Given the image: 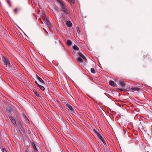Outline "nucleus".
Returning <instances> with one entry per match:
<instances>
[{
    "label": "nucleus",
    "mask_w": 152,
    "mask_h": 152,
    "mask_svg": "<svg viewBox=\"0 0 152 152\" xmlns=\"http://www.w3.org/2000/svg\"><path fill=\"white\" fill-rule=\"evenodd\" d=\"M17 11H18V9L17 8H16L14 10V11L15 12V13H16Z\"/></svg>",
    "instance_id": "26"
},
{
    "label": "nucleus",
    "mask_w": 152,
    "mask_h": 152,
    "mask_svg": "<svg viewBox=\"0 0 152 152\" xmlns=\"http://www.w3.org/2000/svg\"><path fill=\"white\" fill-rule=\"evenodd\" d=\"M38 87L40 88L42 91H44L45 90V88L42 86L39 85L38 86Z\"/></svg>",
    "instance_id": "19"
},
{
    "label": "nucleus",
    "mask_w": 152,
    "mask_h": 152,
    "mask_svg": "<svg viewBox=\"0 0 152 152\" xmlns=\"http://www.w3.org/2000/svg\"><path fill=\"white\" fill-rule=\"evenodd\" d=\"M94 131L95 133L97 135V136L100 134L99 133V131L98 130L94 129Z\"/></svg>",
    "instance_id": "11"
},
{
    "label": "nucleus",
    "mask_w": 152,
    "mask_h": 152,
    "mask_svg": "<svg viewBox=\"0 0 152 152\" xmlns=\"http://www.w3.org/2000/svg\"><path fill=\"white\" fill-rule=\"evenodd\" d=\"M131 90L133 92H134L135 91H139L140 90V88H139L137 87H132L131 88Z\"/></svg>",
    "instance_id": "7"
},
{
    "label": "nucleus",
    "mask_w": 152,
    "mask_h": 152,
    "mask_svg": "<svg viewBox=\"0 0 152 152\" xmlns=\"http://www.w3.org/2000/svg\"><path fill=\"white\" fill-rule=\"evenodd\" d=\"M2 151L3 152H7V151L4 148H3Z\"/></svg>",
    "instance_id": "27"
},
{
    "label": "nucleus",
    "mask_w": 152,
    "mask_h": 152,
    "mask_svg": "<svg viewBox=\"0 0 152 152\" xmlns=\"http://www.w3.org/2000/svg\"><path fill=\"white\" fill-rule=\"evenodd\" d=\"M37 78L38 80L40 82H41L42 83L44 84L45 83L39 77L37 76Z\"/></svg>",
    "instance_id": "15"
},
{
    "label": "nucleus",
    "mask_w": 152,
    "mask_h": 152,
    "mask_svg": "<svg viewBox=\"0 0 152 152\" xmlns=\"http://www.w3.org/2000/svg\"><path fill=\"white\" fill-rule=\"evenodd\" d=\"M72 42L71 40H67L66 42V44L68 45L71 46L72 45Z\"/></svg>",
    "instance_id": "14"
},
{
    "label": "nucleus",
    "mask_w": 152,
    "mask_h": 152,
    "mask_svg": "<svg viewBox=\"0 0 152 152\" xmlns=\"http://www.w3.org/2000/svg\"><path fill=\"white\" fill-rule=\"evenodd\" d=\"M97 137H98V138L100 139L101 140L104 139L102 136L100 134Z\"/></svg>",
    "instance_id": "21"
},
{
    "label": "nucleus",
    "mask_w": 152,
    "mask_h": 152,
    "mask_svg": "<svg viewBox=\"0 0 152 152\" xmlns=\"http://www.w3.org/2000/svg\"><path fill=\"white\" fill-rule=\"evenodd\" d=\"M57 1L58 3L62 10L64 12L68 14V11L66 7V5L64 3L62 0H57Z\"/></svg>",
    "instance_id": "1"
},
{
    "label": "nucleus",
    "mask_w": 152,
    "mask_h": 152,
    "mask_svg": "<svg viewBox=\"0 0 152 152\" xmlns=\"http://www.w3.org/2000/svg\"><path fill=\"white\" fill-rule=\"evenodd\" d=\"M66 106L68 110L71 112H74V110L72 107L69 104H66Z\"/></svg>",
    "instance_id": "5"
},
{
    "label": "nucleus",
    "mask_w": 152,
    "mask_h": 152,
    "mask_svg": "<svg viewBox=\"0 0 152 152\" xmlns=\"http://www.w3.org/2000/svg\"><path fill=\"white\" fill-rule=\"evenodd\" d=\"M66 25L67 26L71 27L72 26V23L70 21L68 20L66 21Z\"/></svg>",
    "instance_id": "9"
},
{
    "label": "nucleus",
    "mask_w": 152,
    "mask_h": 152,
    "mask_svg": "<svg viewBox=\"0 0 152 152\" xmlns=\"http://www.w3.org/2000/svg\"><path fill=\"white\" fill-rule=\"evenodd\" d=\"M73 49L75 50H79V48L76 45H75L73 46Z\"/></svg>",
    "instance_id": "18"
},
{
    "label": "nucleus",
    "mask_w": 152,
    "mask_h": 152,
    "mask_svg": "<svg viewBox=\"0 0 152 152\" xmlns=\"http://www.w3.org/2000/svg\"><path fill=\"white\" fill-rule=\"evenodd\" d=\"M32 146L35 149V150L37 152H38V150L37 148H39V146L37 145H36L35 144L33 143L32 144Z\"/></svg>",
    "instance_id": "10"
},
{
    "label": "nucleus",
    "mask_w": 152,
    "mask_h": 152,
    "mask_svg": "<svg viewBox=\"0 0 152 152\" xmlns=\"http://www.w3.org/2000/svg\"><path fill=\"white\" fill-rule=\"evenodd\" d=\"M76 29L77 30V33H78V34H80V30H79V28L78 27H77L76 28Z\"/></svg>",
    "instance_id": "23"
},
{
    "label": "nucleus",
    "mask_w": 152,
    "mask_h": 152,
    "mask_svg": "<svg viewBox=\"0 0 152 152\" xmlns=\"http://www.w3.org/2000/svg\"><path fill=\"white\" fill-rule=\"evenodd\" d=\"M69 1L71 2H74V0H68Z\"/></svg>",
    "instance_id": "28"
},
{
    "label": "nucleus",
    "mask_w": 152,
    "mask_h": 152,
    "mask_svg": "<svg viewBox=\"0 0 152 152\" xmlns=\"http://www.w3.org/2000/svg\"><path fill=\"white\" fill-rule=\"evenodd\" d=\"M101 141L105 145L106 144V142H105V140H104V139H103V140H101Z\"/></svg>",
    "instance_id": "25"
},
{
    "label": "nucleus",
    "mask_w": 152,
    "mask_h": 152,
    "mask_svg": "<svg viewBox=\"0 0 152 152\" xmlns=\"http://www.w3.org/2000/svg\"><path fill=\"white\" fill-rule=\"evenodd\" d=\"M7 2L9 4V5L10 7L11 6V4L10 3V1L9 0H8L7 1Z\"/></svg>",
    "instance_id": "24"
},
{
    "label": "nucleus",
    "mask_w": 152,
    "mask_h": 152,
    "mask_svg": "<svg viewBox=\"0 0 152 152\" xmlns=\"http://www.w3.org/2000/svg\"><path fill=\"white\" fill-rule=\"evenodd\" d=\"M35 83H36V84H37L38 86L39 85L38 84L37 81H35Z\"/></svg>",
    "instance_id": "29"
},
{
    "label": "nucleus",
    "mask_w": 152,
    "mask_h": 152,
    "mask_svg": "<svg viewBox=\"0 0 152 152\" xmlns=\"http://www.w3.org/2000/svg\"><path fill=\"white\" fill-rule=\"evenodd\" d=\"M33 91L34 93L38 97H40V95L37 93V91H36L35 89H33Z\"/></svg>",
    "instance_id": "16"
},
{
    "label": "nucleus",
    "mask_w": 152,
    "mask_h": 152,
    "mask_svg": "<svg viewBox=\"0 0 152 152\" xmlns=\"http://www.w3.org/2000/svg\"><path fill=\"white\" fill-rule=\"evenodd\" d=\"M42 18L44 20H45V19H47L46 18V15L45 14H44L42 16Z\"/></svg>",
    "instance_id": "22"
},
{
    "label": "nucleus",
    "mask_w": 152,
    "mask_h": 152,
    "mask_svg": "<svg viewBox=\"0 0 152 152\" xmlns=\"http://www.w3.org/2000/svg\"><path fill=\"white\" fill-rule=\"evenodd\" d=\"M119 83L121 87H124L125 86V83L122 81H120L119 82Z\"/></svg>",
    "instance_id": "13"
},
{
    "label": "nucleus",
    "mask_w": 152,
    "mask_h": 152,
    "mask_svg": "<svg viewBox=\"0 0 152 152\" xmlns=\"http://www.w3.org/2000/svg\"><path fill=\"white\" fill-rule=\"evenodd\" d=\"M10 119L12 123L15 126H16L17 124L16 123L15 120L11 116L10 117Z\"/></svg>",
    "instance_id": "6"
},
{
    "label": "nucleus",
    "mask_w": 152,
    "mask_h": 152,
    "mask_svg": "<svg viewBox=\"0 0 152 152\" xmlns=\"http://www.w3.org/2000/svg\"><path fill=\"white\" fill-rule=\"evenodd\" d=\"M5 65L6 66L5 67V69L6 70L11 71V70H14L15 69V67L12 64H11L10 62H9Z\"/></svg>",
    "instance_id": "3"
},
{
    "label": "nucleus",
    "mask_w": 152,
    "mask_h": 152,
    "mask_svg": "<svg viewBox=\"0 0 152 152\" xmlns=\"http://www.w3.org/2000/svg\"><path fill=\"white\" fill-rule=\"evenodd\" d=\"M1 61L2 63L4 65L10 62L8 59L4 56H3Z\"/></svg>",
    "instance_id": "4"
},
{
    "label": "nucleus",
    "mask_w": 152,
    "mask_h": 152,
    "mask_svg": "<svg viewBox=\"0 0 152 152\" xmlns=\"http://www.w3.org/2000/svg\"><path fill=\"white\" fill-rule=\"evenodd\" d=\"M23 117L24 118L26 121H29V120L26 117V116L25 115L24 113L23 114Z\"/></svg>",
    "instance_id": "17"
},
{
    "label": "nucleus",
    "mask_w": 152,
    "mask_h": 152,
    "mask_svg": "<svg viewBox=\"0 0 152 152\" xmlns=\"http://www.w3.org/2000/svg\"><path fill=\"white\" fill-rule=\"evenodd\" d=\"M45 23L47 24V25L49 27H51V24L49 21V20L48 19H45V20H44Z\"/></svg>",
    "instance_id": "8"
},
{
    "label": "nucleus",
    "mask_w": 152,
    "mask_h": 152,
    "mask_svg": "<svg viewBox=\"0 0 152 152\" xmlns=\"http://www.w3.org/2000/svg\"><path fill=\"white\" fill-rule=\"evenodd\" d=\"M91 72H92V73H93V74H94L96 72L95 69L93 68H91Z\"/></svg>",
    "instance_id": "20"
},
{
    "label": "nucleus",
    "mask_w": 152,
    "mask_h": 152,
    "mask_svg": "<svg viewBox=\"0 0 152 152\" xmlns=\"http://www.w3.org/2000/svg\"><path fill=\"white\" fill-rule=\"evenodd\" d=\"M109 84L110 85H111L112 86H113V87H115V85L114 82L113 81H112V80L110 81H109Z\"/></svg>",
    "instance_id": "12"
},
{
    "label": "nucleus",
    "mask_w": 152,
    "mask_h": 152,
    "mask_svg": "<svg viewBox=\"0 0 152 152\" xmlns=\"http://www.w3.org/2000/svg\"><path fill=\"white\" fill-rule=\"evenodd\" d=\"M78 55L79 57L77 58V61L79 63H83L84 61H85L86 60V58L83 54L80 53H79Z\"/></svg>",
    "instance_id": "2"
},
{
    "label": "nucleus",
    "mask_w": 152,
    "mask_h": 152,
    "mask_svg": "<svg viewBox=\"0 0 152 152\" xmlns=\"http://www.w3.org/2000/svg\"><path fill=\"white\" fill-rule=\"evenodd\" d=\"M45 31L46 32H47V33H48V32H47V31L45 29Z\"/></svg>",
    "instance_id": "30"
},
{
    "label": "nucleus",
    "mask_w": 152,
    "mask_h": 152,
    "mask_svg": "<svg viewBox=\"0 0 152 152\" xmlns=\"http://www.w3.org/2000/svg\"><path fill=\"white\" fill-rule=\"evenodd\" d=\"M142 95L143 96H144V95L142 94Z\"/></svg>",
    "instance_id": "31"
}]
</instances>
